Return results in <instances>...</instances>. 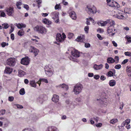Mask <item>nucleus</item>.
Wrapping results in <instances>:
<instances>
[{
	"label": "nucleus",
	"mask_w": 131,
	"mask_h": 131,
	"mask_svg": "<svg viewBox=\"0 0 131 131\" xmlns=\"http://www.w3.org/2000/svg\"><path fill=\"white\" fill-rule=\"evenodd\" d=\"M40 82H43L46 83H48V81L46 79H40Z\"/></svg>",
	"instance_id": "de8ad7c7"
},
{
	"label": "nucleus",
	"mask_w": 131,
	"mask_h": 131,
	"mask_svg": "<svg viewBox=\"0 0 131 131\" xmlns=\"http://www.w3.org/2000/svg\"><path fill=\"white\" fill-rule=\"evenodd\" d=\"M115 60V63H118L119 61V58L118 56H116L115 57L114 59Z\"/></svg>",
	"instance_id": "37998d69"
},
{
	"label": "nucleus",
	"mask_w": 131,
	"mask_h": 131,
	"mask_svg": "<svg viewBox=\"0 0 131 131\" xmlns=\"http://www.w3.org/2000/svg\"><path fill=\"white\" fill-rule=\"evenodd\" d=\"M89 20L91 21L93 24H94L95 23L94 22V20L91 17H90L89 18Z\"/></svg>",
	"instance_id": "0e129e2a"
},
{
	"label": "nucleus",
	"mask_w": 131,
	"mask_h": 131,
	"mask_svg": "<svg viewBox=\"0 0 131 131\" xmlns=\"http://www.w3.org/2000/svg\"><path fill=\"white\" fill-rule=\"evenodd\" d=\"M108 102V101L106 100V98H104L102 99L101 102L100 103L102 105H107Z\"/></svg>",
	"instance_id": "a878e982"
},
{
	"label": "nucleus",
	"mask_w": 131,
	"mask_h": 131,
	"mask_svg": "<svg viewBox=\"0 0 131 131\" xmlns=\"http://www.w3.org/2000/svg\"><path fill=\"white\" fill-rule=\"evenodd\" d=\"M10 27L11 29L10 30L9 34L11 33L12 32H13L14 30V26L13 25V24H11L10 25Z\"/></svg>",
	"instance_id": "79ce46f5"
},
{
	"label": "nucleus",
	"mask_w": 131,
	"mask_h": 131,
	"mask_svg": "<svg viewBox=\"0 0 131 131\" xmlns=\"http://www.w3.org/2000/svg\"><path fill=\"white\" fill-rule=\"evenodd\" d=\"M13 69L9 67H7L5 68V73L8 74H10L12 72Z\"/></svg>",
	"instance_id": "412c9836"
},
{
	"label": "nucleus",
	"mask_w": 131,
	"mask_h": 131,
	"mask_svg": "<svg viewBox=\"0 0 131 131\" xmlns=\"http://www.w3.org/2000/svg\"><path fill=\"white\" fill-rule=\"evenodd\" d=\"M108 22L110 25L107 27V31L110 36L112 37L117 32L116 29L114 27L115 24L114 20H110Z\"/></svg>",
	"instance_id": "f257e3e1"
},
{
	"label": "nucleus",
	"mask_w": 131,
	"mask_h": 131,
	"mask_svg": "<svg viewBox=\"0 0 131 131\" xmlns=\"http://www.w3.org/2000/svg\"><path fill=\"white\" fill-rule=\"evenodd\" d=\"M124 54L126 56L131 57V52H124Z\"/></svg>",
	"instance_id": "58836bf2"
},
{
	"label": "nucleus",
	"mask_w": 131,
	"mask_h": 131,
	"mask_svg": "<svg viewBox=\"0 0 131 131\" xmlns=\"http://www.w3.org/2000/svg\"><path fill=\"white\" fill-rule=\"evenodd\" d=\"M113 74V72L112 71H110L106 74V75L108 77H111L112 76Z\"/></svg>",
	"instance_id": "e433bc0d"
},
{
	"label": "nucleus",
	"mask_w": 131,
	"mask_h": 131,
	"mask_svg": "<svg viewBox=\"0 0 131 131\" xmlns=\"http://www.w3.org/2000/svg\"><path fill=\"white\" fill-rule=\"evenodd\" d=\"M75 100L76 101L79 102H81V99L80 97L76 98Z\"/></svg>",
	"instance_id": "052dcab7"
},
{
	"label": "nucleus",
	"mask_w": 131,
	"mask_h": 131,
	"mask_svg": "<svg viewBox=\"0 0 131 131\" xmlns=\"http://www.w3.org/2000/svg\"><path fill=\"white\" fill-rule=\"evenodd\" d=\"M126 69L127 74L129 76H131V67L127 66Z\"/></svg>",
	"instance_id": "5701e85b"
},
{
	"label": "nucleus",
	"mask_w": 131,
	"mask_h": 131,
	"mask_svg": "<svg viewBox=\"0 0 131 131\" xmlns=\"http://www.w3.org/2000/svg\"><path fill=\"white\" fill-rule=\"evenodd\" d=\"M29 51L30 52L33 53L35 56L37 55L39 52V50L32 46L30 47Z\"/></svg>",
	"instance_id": "f8f14e48"
},
{
	"label": "nucleus",
	"mask_w": 131,
	"mask_h": 131,
	"mask_svg": "<svg viewBox=\"0 0 131 131\" xmlns=\"http://www.w3.org/2000/svg\"><path fill=\"white\" fill-rule=\"evenodd\" d=\"M15 25L19 29H21L22 28H25L26 27V25L22 23L18 24L16 23L15 24Z\"/></svg>",
	"instance_id": "aec40b11"
},
{
	"label": "nucleus",
	"mask_w": 131,
	"mask_h": 131,
	"mask_svg": "<svg viewBox=\"0 0 131 131\" xmlns=\"http://www.w3.org/2000/svg\"><path fill=\"white\" fill-rule=\"evenodd\" d=\"M103 67V65L102 64L97 65V64H95L94 65L93 68L94 69L96 70H99L101 69Z\"/></svg>",
	"instance_id": "6ab92c4d"
},
{
	"label": "nucleus",
	"mask_w": 131,
	"mask_h": 131,
	"mask_svg": "<svg viewBox=\"0 0 131 131\" xmlns=\"http://www.w3.org/2000/svg\"><path fill=\"white\" fill-rule=\"evenodd\" d=\"M61 34L59 33L57 34L56 36V40L57 41L62 42H63L66 38V36L64 33Z\"/></svg>",
	"instance_id": "0eeeda50"
},
{
	"label": "nucleus",
	"mask_w": 131,
	"mask_h": 131,
	"mask_svg": "<svg viewBox=\"0 0 131 131\" xmlns=\"http://www.w3.org/2000/svg\"><path fill=\"white\" fill-rule=\"evenodd\" d=\"M124 12L120 10L118 12L116 18L120 19H124Z\"/></svg>",
	"instance_id": "4468645a"
},
{
	"label": "nucleus",
	"mask_w": 131,
	"mask_h": 131,
	"mask_svg": "<svg viewBox=\"0 0 131 131\" xmlns=\"http://www.w3.org/2000/svg\"><path fill=\"white\" fill-rule=\"evenodd\" d=\"M130 120L129 119H126L121 124V126L122 127H124V126L126 125L127 126L130 122Z\"/></svg>",
	"instance_id": "f3484780"
},
{
	"label": "nucleus",
	"mask_w": 131,
	"mask_h": 131,
	"mask_svg": "<svg viewBox=\"0 0 131 131\" xmlns=\"http://www.w3.org/2000/svg\"><path fill=\"white\" fill-rule=\"evenodd\" d=\"M19 75L20 77H22L26 74V73L22 70H20L18 72Z\"/></svg>",
	"instance_id": "473e14b6"
},
{
	"label": "nucleus",
	"mask_w": 131,
	"mask_h": 131,
	"mask_svg": "<svg viewBox=\"0 0 131 131\" xmlns=\"http://www.w3.org/2000/svg\"><path fill=\"white\" fill-rule=\"evenodd\" d=\"M52 101L55 103L58 102L59 100V97L58 95L55 94L54 95L53 97L52 98Z\"/></svg>",
	"instance_id": "dca6fc26"
},
{
	"label": "nucleus",
	"mask_w": 131,
	"mask_h": 131,
	"mask_svg": "<svg viewBox=\"0 0 131 131\" xmlns=\"http://www.w3.org/2000/svg\"><path fill=\"white\" fill-rule=\"evenodd\" d=\"M121 66L120 64H117L114 67L115 69H119L121 68Z\"/></svg>",
	"instance_id": "09e8293b"
},
{
	"label": "nucleus",
	"mask_w": 131,
	"mask_h": 131,
	"mask_svg": "<svg viewBox=\"0 0 131 131\" xmlns=\"http://www.w3.org/2000/svg\"><path fill=\"white\" fill-rule=\"evenodd\" d=\"M86 10L89 14H95L97 12L96 8L93 5H88L86 8Z\"/></svg>",
	"instance_id": "39448f33"
},
{
	"label": "nucleus",
	"mask_w": 131,
	"mask_h": 131,
	"mask_svg": "<svg viewBox=\"0 0 131 131\" xmlns=\"http://www.w3.org/2000/svg\"><path fill=\"white\" fill-rule=\"evenodd\" d=\"M73 36V34L71 33H69L68 34V37L70 39L72 38Z\"/></svg>",
	"instance_id": "c03bdc74"
},
{
	"label": "nucleus",
	"mask_w": 131,
	"mask_h": 131,
	"mask_svg": "<svg viewBox=\"0 0 131 131\" xmlns=\"http://www.w3.org/2000/svg\"><path fill=\"white\" fill-rule=\"evenodd\" d=\"M5 10L7 14L9 16H11L13 15L14 10L13 8H7Z\"/></svg>",
	"instance_id": "ddd939ff"
},
{
	"label": "nucleus",
	"mask_w": 131,
	"mask_h": 131,
	"mask_svg": "<svg viewBox=\"0 0 131 131\" xmlns=\"http://www.w3.org/2000/svg\"><path fill=\"white\" fill-rule=\"evenodd\" d=\"M116 83V81L114 80H111L109 82V85L111 86H115Z\"/></svg>",
	"instance_id": "cd10ccee"
},
{
	"label": "nucleus",
	"mask_w": 131,
	"mask_h": 131,
	"mask_svg": "<svg viewBox=\"0 0 131 131\" xmlns=\"http://www.w3.org/2000/svg\"><path fill=\"white\" fill-rule=\"evenodd\" d=\"M17 108H23V107L21 105L19 104H16Z\"/></svg>",
	"instance_id": "e2e57ef3"
},
{
	"label": "nucleus",
	"mask_w": 131,
	"mask_h": 131,
	"mask_svg": "<svg viewBox=\"0 0 131 131\" xmlns=\"http://www.w3.org/2000/svg\"><path fill=\"white\" fill-rule=\"evenodd\" d=\"M29 84L32 87L36 88V83L34 80L30 81L29 82Z\"/></svg>",
	"instance_id": "c756f323"
},
{
	"label": "nucleus",
	"mask_w": 131,
	"mask_h": 131,
	"mask_svg": "<svg viewBox=\"0 0 131 131\" xmlns=\"http://www.w3.org/2000/svg\"><path fill=\"white\" fill-rule=\"evenodd\" d=\"M128 59H126L124 60L122 62V64H125L127 63L128 61Z\"/></svg>",
	"instance_id": "bf43d9fd"
},
{
	"label": "nucleus",
	"mask_w": 131,
	"mask_h": 131,
	"mask_svg": "<svg viewBox=\"0 0 131 131\" xmlns=\"http://www.w3.org/2000/svg\"><path fill=\"white\" fill-rule=\"evenodd\" d=\"M22 131H33L32 129L30 128H25Z\"/></svg>",
	"instance_id": "603ef678"
},
{
	"label": "nucleus",
	"mask_w": 131,
	"mask_h": 131,
	"mask_svg": "<svg viewBox=\"0 0 131 131\" xmlns=\"http://www.w3.org/2000/svg\"><path fill=\"white\" fill-rule=\"evenodd\" d=\"M117 119H113L111 120L110 121V123L111 124H113L117 122Z\"/></svg>",
	"instance_id": "4c0bfd02"
},
{
	"label": "nucleus",
	"mask_w": 131,
	"mask_h": 131,
	"mask_svg": "<svg viewBox=\"0 0 131 131\" xmlns=\"http://www.w3.org/2000/svg\"><path fill=\"white\" fill-rule=\"evenodd\" d=\"M2 26L5 29H6L8 28L9 27V25L8 24L6 23L2 24Z\"/></svg>",
	"instance_id": "ea45409f"
},
{
	"label": "nucleus",
	"mask_w": 131,
	"mask_h": 131,
	"mask_svg": "<svg viewBox=\"0 0 131 131\" xmlns=\"http://www.w3.org/2000/svg\"><path fill=\"white\" fill-rule=\"evenodd\" d=\"M89 27L88 26H86L84 29V30L86 33H88L89 31Z\"/></svg>",
	"instance_id": "49530a36"
},
{
	"label": "nucleus",
	"mask_w": 131,
	"mask_h": 131,
	"mask_svg": "<svg viewBox=\"0 0 131 131\" xmlns=\"http://www.w3.org/2000/svg\"><path fill=\"white\" fill-rule=\"evenodd\" d=\"M97 36L98 38L100 40H102V38L101 36L99 34H98L97 35Z\"/></svg>",
	"instance_id": "680f3d73"
},
{
	"label": "nucleus",
	"mask_w": 131,
	"mask_h": 131,
	"mask_svg": "<svg viewBox=\"0 0 131 131\" xmlns=\"http://www.w3.org/2000/svg\"><path fill=\"white\" fill-rule=\"evenodd\" d=\"M76 40L78 42H83V39L82 38V37L80 36H78Z\"/></svg>",
	"instance_id": "f704fd0d"
},
{
	"label": "nucleus",
	"mask_w": 131,
	"mask_h": 131,
	"mask_svg": "<svg viewBox=\"0 0 131 131\" xmlns=\"http://www.w3.org/2000/svg\"><path fill=\"white\" fill-rule=\"evenodd\" d=\"M6 63L7 65L10 66H14L16 63L15 59L12 58H8L6 61Z\"/></svg>",
	"instance_id": "1a4fd4ad"
},
{
	"label": "nucleus",
	"mask_w": 131,
	"mask_h": 131,
	"mask_svg": "<svg viewBox=\"0 0 131 131\" xmlns=\"http://www.w3.org/2000/svg\"><path fill=\"white\" fill-rule=\"evenodd\" d=\"M109 20H107V21H101L98 23L99 25H100L102 26H105L107 24V23H108V21Z\"/></svg>",
	"instance_id": "bb28decb"
},
{
	"label": "nucleus",
	"mask_w": 131,
	"mask_h": 131,
	"mask_svg": "<svg viewBox=\"0 0 131 131\" xmlns=\"http://www.w3.org/2000/svg\"><path fill=\"white\" fill-rule=\"evenodd\" d=\"M61 7L60 6V4H56L54 8L55 9H60L61 8Z\"/></svg>",
	"instance_id": "a19ab883"
},
{
	"label": "nucleus",
	"mask_w": 131,
	"mask_h": 131,
	"mask_svg": "<svg viewBox=\"0 0 131 131\" xmlns=\"http://www.w3.org/2000/svg\"><path fill=\"white\" fill-rule=\"evenodd\" d=\"M84 46L86 48H89L90 47V45L89 43H85V44Z\"/></svg>",
	"instance_id": "4d7b16f0"
},
{
	"label": "nucleus",
	"mask_w": 131,
	"mask_h": 131,
	"mask_svg": "<svg viewBox=\"0 0 131 131\" xmlns=\"http://www.w3.org/2000/svg\"><path fill=\"white\" fill-rule=\"evenodd\" d=\"M24 31L23 29H21L18 31L17 33L18 35L20 36H21L24 34Z\"/></svg>",
	"instance_id": "7c9ffc66"
},
{
	"label": "nucleus",
	"mask_w": 131,
	"mask_h": 131,
	"mask_svg": "<svg viewBox=\"0 0 131 131\" xmlns=\"http://www.w3.org/2000/svg\"><path fill=\"white\" fill-rule=\"evenodd\" d=\"M94 78L95 79L97 80L99 78L100 76L98 75H94Z\"/></svg>",
	"instance_id": "13d9d810"
},
{
	"label": "nucleus",
	"mask_w": 131,
	"mask_h": 131,
	"mask_svg": "<svg viewBox=\"0 0 131 131\" xmlns=\"http://www.w3.org/2000/svg\"><path fill=\"white\" fill-rule=\"evenodd\" d=\"M22 3L20 2H17L16 3V6L17 8L19 9L21 8L20 6L22 5Z\"/></svg>",
	"instance_id": "72a5a7b5"
},
{
	"label": "nucleus",
	"mask_w": 131,
	"mask_h": 131,
	"mask_svg": "<svg viewBox=\"0 0 131 131\" xmlns=\"http://www.w3.org/2000/svg\"><path fill=\"white\" fill-rule=\"evenodd\" d=\"M10 38L12 40H14V34H12L10 35Z\"/></svg>",
	"instance_id": "69168bd1"
},
{
	"label": "nucleus",
	"mask_w": 131,
	"mask_h": 131,
	"mask_svg": "<svg viewBox=\"0 0 131 131\" xmlns=\"http://www.w3.org/2000/svg\"><path fill=\"white\" fill-rule=\"evenodd\" d=\"M66 104H69L70 105L72 104V102L69 99L67 100L66 101Z\"/></svg>",
	"instance_id": "8fccbe9b"
},
{
	"label": "nucleus",
	"mask_w": 131,
	"mask_h": 131,
	"mask_svg": "<svg viewBox=\"0 0 131 131\" xmlns=\"http://www.w3.org/2000/svg\"><path fill=\"white\" fill-rule=\"evenodd\" d=\"M112 3H113V5H110V6L112 7H114L118 8L119 7V5L118 3L115 1H113Z\"/></svg>",
	"instance_id": "393cba45"
},
{
	"label": "nucleus",
	"mask_w": 131,
	"mask_h": 131,
	"mask_svg": "<svg viewBox=\"0 0 131 131\" xmlns=\"http://www.w3.org/2000/svg\"><path fill=\"white\" fill-rule=\"evenodd\" d=\"M5 112V110H2L0 111V115H4Z\"/></svg>",
	"instance_id": "5fc2aeb1"
},
{
	"label": "nucleus",
	"mask_w": 131,
	"mask_h": 131,
	"mask_svg": "<svg viewBox=\"0 0 131 131\" xmlns=\"http://www.w3.org/2000/svg\"><path fill=\"white\" fill-rule=\"evenodd\" d=\"M43 21L45 24H47L48 25L51 24L52 23L50 21L47 19H44L43 20Z\"/></svg>",
	"instance_id": "c85d7f7f"
},
{
	"label": "nucleus",
	"mask_w": 131,
	"mask_h": 131,
	"mask_svg": "<svg viewBox=\"0 0 131 131\" xmlns=\"http://www.w3.org/2000/svg\"><path fill=\"white\" fill-rule=\"evenodd\" d=\"M97 31L99 32V33H102L103 32V29L102 28H99L97 29Z\"/></svg>",
	"instance_id": "864d4df0"
},
{
	"label": "nucleus",
	"mask_w": 131,
	"mask_h": 131,
	"mask_svg": "<svg viewBox=\"0 0 131 131\" xmlns=\"http://www.w3.org/2000/svg\"><path fill=\"white\" fill-rule=\"evenodd\" d=\"M19 93L20 94L23 95L25 94V90L24 88H22L19 91Z\"/></svg>",
	"instance_id": "c9c22d12"
},
{
	"label": "nucleus",
	"mask_w": 131,
	"mask_h": 131,
	"mask_svg": "<svg viewBox=\"0 0 131 131\" xmlns=\"http://www.w3.org/2000/svg\"><path fill=\"white\" fill-rule=\"evenodd\" d=\"M30 61V59L28 57H26L21 59V63L24 65H27L29 64Z\"/></svg>",
	"instance_id": "9d476101"
},
{
	"label": "nucleus",
	"mask_w": 131,
	"mask_h": 131,
	"mask_svg": "<svg viewBox=\"0 0 131 131\" xmlns=\"http://www.w3.org/2000/svg\"><path fill=\"white\" fill-rule=\"evenodd\" d=\"M72 9V8H70L68 13H69L70 16L73 19L75 20L77 18V16L75 12L73 11H71Z\"/></svg>",
	"instance_id": "9b49d317"
},
{
	"label": "nucleus",
	"mask_w": 131,
	"mask_h": 131,
	"mask_svg": "<svg viewBox=\"0 0 131 131\" xmlns=\"http://www.w3.org/2000/svg\"><path fill=\"white\" fill-rule=\"evenodd\" d=\"M34 29L38 32L43 34H45L47 32L46 28L42 26L37 25L34 28Z\"/></svg>",
	"instance_id": "20e7f679"
},
{
	"label": "nucleus",
	"mask_w": 131,
	"mask_h": 131,
	"mask_svg": "<svg viewBox=\"0 0 131 131\" xmlns=\"http://www.w3.org/2000/svg\"><path fill=\"white\" fill-rule=\"evenodd\" d=\"M100 79L101 80L104 81L106 79V78L104 75H102L100 77Z\"/></svg>",
	"instance_id": "338daca9"
},
{
	"label": "nucleus",
	"mask_w": 131,
	"mask_h": 131,
	"mask_svg": "<svg viewBox=\"0 0 131 131\" xmlns=\"http://www.w3.org/2000/svg\"><path fill=\"white\" fill-rule=\"evenodd\" d=\"M14 99V97L13 96H9L8 98V100L10 102L12 101Z\"/></svg>",
	"instance_id": "6e6d98bb"
},
{
	"label": "nucleus",
	"mask_w": 131,
	"mask_h": 131,
	"mask_svg": "<svg viewBox=\"0 0 131 131\" xmlns=\"http://www.w3.org/2000/svg\"><path fill=\"white\" fill-rule=\"evenodd\" d=\"M58 13L56 11L52 12L50 14V15L52 18L54 20L55 22L56 23H58L59 21V19L58 16Z\"/></svg>",
	"instance_id": "6e6552de"
},
{
	"label": "nucleus",
	"mask_w": 131,
	"mask_h": 131,
	"mask_svg": "<svg viewBox=\"0 0 131 131\" xmlns=\"http://www.w3.org/2000/svg\"><path fill=\"white\" fill-rule=\"evenodd\" d=\"M115 62V59L112 57H109L107 59V62L108 63H113Z\"/></svg>",
	"instance_id": "4be33fe9"
},
{
	"label": "nucleus",
	"mask_w": 131,
	"mask_h": 131,
	"mask_svg": "<svg viewBox=\"0 0 131 131\" xmlns=\"http://www.w3.org/2000/svg\"><path fill=\"white\" fill-rule=\"evenodd\" d=\"M58 87L63 88L64 90H68L69 89L68 86L65 84H60Z\"/></svg>",
	"instance_id": "a211bd4d"
},
{
	"label": "nucleus",
	"mask_w": 131,
	"mask_h": 131,
	"mask_svg": "<svg viewBox=\"0 0 131 131\" xmlns=\"http://www.w3.org/2000/svg\"><path fill=\"white\" fill-rule=\"evenodd\" d=\"M71 53L72 56H71L70 58V60L74 61V62H78V60L74 58L78 57L80 56V54L79 52L77 50L74 49L72 51Z\"/></svg>",
	"instance_id": "7ed1b4c3"
},
{
	"label": "nucleus",
	"mask_w": 131,
	"mask_h": 131,
	"mask_svg": "<svg viewBox=\"0 0 131 131\" xmlns=\"http://www.w3.org/2000/svg\"><path fill=\"white\" fill-rule=\"evenodd\" d=\"M62 2L63 4L65 5H66L68 4V3L67 2H65L64 0H63Z\"/></svg>",
	"instance_id": "774afa93"
},
{
	"label": "nucleus",
	"mask_w": 131,
	"mask_h": 131,
	"mask_svg": "<svg viewBox=\"0 0 131 131\" xmlns=\"http://www.w3.org/2000/svg\"><path fill=\"white\" fill-rule=\"evenodd\" d=\"M46 74L49 76H51L53 74V68L51 66H46L45 68Z\"/></svg>",
	"instance_id": "423d86ee"
},
{
	"label": "nucleus",
	"mask_w": 131,
	"mask_h": 131,
	"mask_svg": "<svg viewBox=\"0 0 131 131\" xmlns=\"http://www.w3.org/2000/svg\"><path fill=\"white\" fill-rule=\"evenodd\" d=\"M83 86L81 84L78 83L73 87V91L75 94H78L80 93L83 89Z\"/></svg>",
	"instance_id": "f03ea898"
},
{
	"label": "nucleus",
	"mask_w": 131,
	"mask_h": 131,
	"mask_svg": "<svg viewBox=\"0 0 131 131\" xmlns=\"http://www.w3.org/2000/svg\"><path fill=\"white\" fill-rule=\"evenodd\" d=\"M42 95H40L37 99V102L42 104L43 103V101Z\"/></svg>",
	"instance_id": "b1692460"
},
{
	"label": "nucleus",
	"mask_w": 131,
	"mask_h": 131,
	"mask_svg": "<svg viewBox=\"0 0 131 131\" xmlns=\"http://www.w3.org/2000/svg\"><path fill=\"white\" fill-rule=\"evenodd\" d=\"M124 12L125 13L128 14L131 13V9L130 8H126L124 9Z\"/></svg>",
	"instance_id": "2f4dec72"
},
{
	"label": "nucleus",
	"mask_w": 131,
	"mask_h": 131,
	"mask_svg": "<svg viewBox=\"0 0 131 131\" xmlns=\"http://www.w3.org/2000/svg\"><path fill=\"white\" fill-rule=\"evenodd\" d=\"M95 126L97 127H100L102 126V124L101 123H99L95 124Z\"/></svg>",
	"instance_id": "3c124183"
},
{
	"label": "nucleus",
	"mask_w": 131,
	"mask_h": 131,
	"mask_svg": "<svg viewBox=\"0 0 131 131\" xmlns=\"http://www.w3.org/2000/svg\"><path fill=\"white\" fill-rule=\"evenodd\" d=\"M118 12H116L115 11H113L112 12V15H113V16L115 17H117V13Z\"/></svg>",
	"instance_id": "a18cd8bd"
},
{
	"label": "nucleus",
	"mask_w": 131,
	"mask_h": 131,
	"mask_svg": "<svg viewBox=\"0 0 131 131\" xmlns=\"http://www.w3.org/2000/svg\"><path fill=\"white\" fill-rule=\"evenodd\" d=\"M46 131H59L58 128L55 126H49L48 127Z\"/></svg>",
	"instance_id": "2eb2a0df"
}]
</instances>
